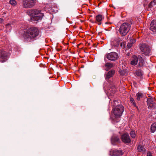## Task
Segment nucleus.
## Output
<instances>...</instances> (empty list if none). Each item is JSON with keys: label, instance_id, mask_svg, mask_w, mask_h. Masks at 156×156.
<instances>
[{"label": "nucleus", "instance_id": "nucleus-6", "mask_svg": "<svg viewBox=\"0 0 156 156\" xmlns=\"http://www.w3.org/2000/svg\"><path fill=\"white\" fill-rule=\"evenodd\" d=\"M37 0H23L22 5L24 8L29 9L33 7L36 4Z\"/></svg>", "mask_w": 156, "mask_h": 156}, {"label": "nucleus", "instance_id": "nucleus-2", "mask_svg": "<svg viewBox=\"0 0 156 156\" xmlns=\"http://www.w3.org/2000/svg\"><path fill=\"white\" fill-rule=\"evenodd\" d=\"M27 12L29 15L32 16L31 20L34 21L41 20L44 16L43 14L40 11L36 9L29 10Z\"/></svg>", "mask_w": 156, "mask_h": 156}, {"label": "nucleus", "instance_id": "nucleus-26", "mask_svg": "<svg viewBox=\"0 0 156 156\" xmlns=\"http://www.w3.org/2000/svg\"><path fill=\"white\" fill-rule=\"evenodd\" d=\"M153 99L151 98H149L147 99V105L151 103H153Z\"/></svg>", "mask_w": 156, "mask_h": 156}, {"label": "nucleus", "instance_id": "nucleus-20", "mask_svg": "<svg viewBox=\"0 0 156 156\" xmlns=\"http://www.w3.org/2000/svg\"><path fill=\"white\" fill-rule=\"evenodd\" d=\"M109 91L111 93H115L116 91V89L115 86L113 85L112 86H111L110 88L109 89Z\"/></svg>", "mask_w": 156, "mask_h": 156}, {"label": "nucleus", "instance_id": "nucleus-24", "mask_svg": "<svg viewBox=\"0 0 156 156\" xmlns=\"http://www.w3.org/2000/svg\"><path fill=\"white\" fill-rule=\"evenodd\" d=\"M10 4L14 6L16 5V2L14 0H10Z\"/></svg>", "mask_w": 156, "mask_h": 156}, {"label": "nucleus", "instance_id": "nucleus-15", "mask_svg": "<svg viewBox=\"0 0 156 156\" xmlns=\"http://www.w3.org/2000/svg\"><path fill=\"white\" fill-rule=\"evenodd\" d=\"M111 44L114 46H117L119 44V41L118 39H114L111 41Z\"/></svg>", "mask_w": 156, "mask_h": 156}, {"label": "nucleus", "instance_id": "nucleus-8", "mask_svg": "<svg viewBox=\"0 0 156 156\" xmlns=\"http://www.w3.org/2000/svg\"><path fill=\"white\" fill-rule=\"evenodd\" d=\"M121 139L123 142L125 143H129L131 142V139L128 133H124L122 135Z\"/></svg>", "mask_w": 156, "mask_h": 156}, {"label": "nucleus", "instance_id": "nucleus-35", "mask_svg": "<svg viewBox=\"0 0 156 156\" xmlns=\"http://www.w3.org/2000/svg\"><path fill=\"white\" fill-rule=\"evenodd\" d=\"M135 107L136 108L137 110H139V108H138V107L137 106H135Z\"/></svg>", "mask_w": 156, "mask_h": 156}, {"label": "nucleus", "instance_id": "nucleus-32", "mask_svg": "<svg viewBox=\"0 0 156 156\" xmlns=\"http://www.w3.org/2000/svg\"><path fill=\"white\" fill-rule=\"evenodd\" d=\"M4 21V20L0 18V24L3 23Z\"/></svg>", "mask_w": 156, "mask_h": 156}, {"label": "nucleus", "instance_id": "nucleus-25", "mask_svg": "<svg viewBox=\"0 0 156 156\" xmlns=\"http://www.w3.org/2000/svg\"><path fill=\"white\" fill-rule=\"evenodd\" d=\"M130 101L131 103L134 106H136V105L135 103V101L134 99L133 98H130Z\"/></svg>", "mask_w": 156, "mask_h": 156}, {"label": "nucleus", "instance_id": "nucleus-30", "mask_svg": "<svg viewBox=\"0 0 156 156\" xmlns=\"http://www.w3.org/2000/svg\"><path fill=\"white\" fill-rule=\"evenodd\" d=\"M136 41L134 39H131L130 41V43H131L132 44L135 42Z\"/></svg>", "mask_w": 156, "mask_h": 156}, {"label": "nucleus", "instance_id": "nucleus-12", "mask_svg": "<svg viewBox=\"0 0 156 156\" xmlns=\"http://www.w3.org/2000/svg\"><path fill=\"white\" fill-rule=\"evenodd\" d=\"M103 19V16L101 15H99L96 16V23H98V25H100L101 24V21Z\"/></svg>", "mask_w": 156, "mask_h": 156}, {"label": "nucleus", "instance_id": "nucleus-1", "mask_svg": "<svg viewBox=\"0 0 156 156\" xmlns=\"http://www.w3.org/2000/svg\"><path fill=\"white\" fill-rule=\"evenodd\" d=\"M39 34V30L37 27H31L24 32L23 37L25 41H32L37 38Z\"/></svg>", "mask_w": 156, "mask_h": 156}, {"label": "nucleus", "instance_id": "nucleus-13", "mask_svg": "<svg viewBox=\"0 0 156 156\" xmlns=\"http://www.w3.org/2000/svg\"><path fill=\"white\" fill-rule=\"evenodd\" d=\"M138 60H139V63L138 66H142L144 63V61L142 57L140 55L138 56Z\"/></svg>", "mask_w": 156, "mask_h": 156}, {"label": "nucleus", "instance_id": "nucleus-36", "mask_svg": "<svg viewBox=\"0 0 156 156\" xmlns=\"http://www.w3.org/2000/svg\"><path fill=\"white\" fill-rule=\"evenodd\" d=\"M106 23V24H108V23H107V22H106V23Z\"/></svg>", "mask_w": 156, "mask_h": 156}, {"label": "nucleus", "instance_id": "nucleus-5", "mask_svg": "<svg viewBox=\"0 0 156 156\" xmlns=\"http://www.w3.org/2000/svg\"><path fill=\"white\" fill-rule=\"evenodd\" d=\"M124 110L123 106L121 105H117L112 110V112L116 118L120 117Z\"/></svg>", "mask_w": 156, "mask_h": 156}, {"label": "nucleus", "instance_id": "nucleus-16", "mask_svg": "<svg viewBox=\"0 0 156 156\" xmlns=\"http://www.w3.org/2000/svg\"><path fill=\"white\" fill-rule=\"evenodd\" d=\"M113 66V65L112 63L110 62L106 63L105 64V67H106V70H108L111 69Z\"/></svg>", "mask_w": 156, "mask_h": 156}, {"label": "nucleus", "instance_id": "nucleus-7", "mask_svg": "<svg viewBox=\"0 0 156 156\" xmlns=\"http://www.w3.org/2000/svg\"><path fill=\"white\" fill-rule=\"evenodd\" d=\"M106 56L108 59L111 61L116 60L119 58L117 53L114 52L107 54Z\"/></svg>", "mask_w": 156, "mask_h": 156}, {"label": "nucleus", "instance_id": "nucleus-17", "mask_svg": "<svg viewBox=\"0 0 156 156\" xmlns=\"http://www.w3.org/2000/svg\"><path fill=\"white\" fill-rule=\"evenodd\" d=\"M156 130V122L153 123L151 126V132L153 133H154Z\"/></svg>", "mask_w": 156, "mask_h": 156}, {"label": "nucleus", "instance_id": "nucleus-9", "mask_svg": "<svg viewBox=\"0 0 156 156\" xmlns=\"http://www.w3.org/2000/svg\"><path fill=\"white\" fill-rule=\"evenodd\" d=\"M8 59L7 53L4 52L2 51L1 52L0 57V61L2 62H5Z\"/></svg>", "mask_w": 156, "mask_h": 156}, {"label": "nucleus", "instance_id": "nucleus-33", "mask_svg": "<svg viewBox=\"0 0 156 156\" xmlns=\"http://www.w3.org/2000/svg\"><path fill=\"white\" fill-rule=\"evenodd\" d=\"M147 156H152V155L150 152H148L147 154Z\"/></svg>", "mask_w": 156, "mask_h": 156}, {"label": "nucleus", "instance_id": "nucleus-14", "mask_svg": "<svg viewBox=\"0 0 156 156\" xmlns=\"http://www.w3.org/2000/svg\"><path fill=\"white\" fill-rule=\"evenodd\" d=\"M114 73V70H111L109 71L106 74L105 77L106 79H108L112 77Z\"/></svg>", "mask_w": 156, "mask_h": 156}, {"label": "nucleus", "instance_id": "nucleus-21", "mask_svg": "<svg viewBox=\"0 0 156 156\" xmlns=\"http://www.w3.org/2000/svg\"><path fill=\"white\" fill-rule=\"evenodd\" d=\"M136 99L138 101L140 100L141 98H142V94L140 92H138L136 94Z\"/></svg>", "mask_w": 156, "mask_h": 156}, {"label": "nucleus", "instance_id": "nucleus-4", "mask_svg": "<svg viewBox=\"0 0 156 156\" xmlns=\"http://www.w3.org/2000/svg\"><path fill=\"white\" fill-rule=\"evenodd\" d=\"M139 47L142 54L145 56H149L151 55V49L148 45L142 43L140 44Z\"/></svg>", "mask_w": 156, "mask_h": 156}, {"label": "nucleus", "instance_id": "nucleus-23", "mask_svg": "<svg viewBox=\"0 0 156 156\" xmlns=\"http://www.w3.org/2000/svg\"><path fill=\"white\" fill-rule=\"evenodd\" d=\"M130 134L132 138H135L136 135L134 131H131L130 133Z\"/></svg>", "mask_w": 156, "mask_h": 156}, {"label": "nucleus", "instance_id": "nucleus-19", "mask_svg": "<svg viewBox=\"0 0 156 156\" xmlns=\"http://www.w3.org/2000/svg\"><path fill=\"white\" fill-rule=\"evenodd\" d=\"M137 149L139 151L142 153H144L145 151V150L144 147L140 145L138 146Z\"/></svg>", "mask_w": 156, "mask_h": 156}, {"label": "nucleus", "instance_id": "nucleus-3", "mask_svg": "<svg viewBox=\"0 0 156 156\" xmlns=\"http://www.w3.org/2000/svg\"><path fill=\"white\" fill-rule=\"evenodd\" d=\"M131 25L129 23H124L120 26L119 31L122 36H125L129 31Z\"/></svg>", "mask_w": 156, "mask_h": 156}, {"label": "nucleus", "instance_id": "nucleus-18", "mask_svg": "<svg viewBox=\"0 0 156 156\" xmlns=\"http://www.w3.org/2000/svg\"><path fill=\"white\" fill-rule=\"evenodd\" d=\"M123 154L121 150H115L113 151V154L115 155H120Z\"/></svg>", "mask_w": 156, "mask_h": 156}, {"label": "nucleus", "instance_id": "nucleus-28", "mask_svg": "<svg viewBox=\"0 0 156 156\" xmlns=\"http://www.w3.org/2000/svg\"><path fill=\"white\" fill-rule=\"evenodd\" d=\"M113 139L116 142H119L120 140L118 136L114 137Z\"/></svg>", "mask_w": 156, "mask_h": 156}, {"label": "nucleus", "instance_id": "nucleus-11", "mask_svg": "<svg viewBox=\"0 0 156 156\" xmlns=\"http://www.w3.org/2000/svg\"><path fill=\"white\" fill-rule=\"evenodd\" d=\"M138 59V57H137L136 55H133L131 58V64L134 66L136 65L137 63Z\"/></svg>", "mask_w": 156, "mask_h": 156}, {"label": "nucleus", "instance_id": "nucleus-31", "mask_svg": "<svg viewBox=\"0 0 156 156\" xmlns=\"http://www.w3.org/2000/svg\"><path fill=\"white\" fill-rule=\"evenodd\" d=\"M132 45L131 43H129L127 46V48H130L132 46Z\"/></svg>", "mask_w": 156, "mask_h": 156}, {"label": "nucleus", "instance_id": "nucleus-34", "mask_svg": "<svg viewBox=\"0 0 156 156\" xmlns=\"http://www.w3.org/2000/svg\"><path fill=\"white\" fill-rule=\"evenodd\" d=\"M153 2L154 3H155V4H156V0H153Z\"/></svg>", "mask_w": 156, "mask_h": 156}, {"label": "nucleus", "instance_id": "nucleus-27", "mask_svg": "<svg viewBox=\"0 0 156 156\" xmlns=\"http://www.w3.org/2000/svg\"><path fill=\"white\" fill-rule=\"evenodd\" d=\"M155 103L153 101V103H149V104H148L147 105L149 107L151 108L153 107L155 105Z\"/></svg>", "mask_w": 156, "mask_h": 156}, {"label": "nucleus", "instance_id": "nucleus-10", "mask_svg": "<svg viewBox=\"0 0 156 156\" xmlns=\"http://www.w3.org/2000/svg\"><path fill=\"white\" fill-rule=\"evenodd\" d=\"M150 29L154 32H156V20H153L150 25Z\"/></svg>", "mask_w": 156, "mask_h": 156}, {"label": "nucleus", "instance_id": "nucleus-22", "mask_svg": "<svg viewBox=\"0 0 156 156\" xmlns=\"http://www.w3.org/2000/svg\"><path fill=\"white\" fill-rule=\"evenodd\" d=\"M135 73L136 75L137 76H140L142 75V72L140 70H136V71Z\"/></svg>", "mask_w": 156, "mask_h": 156}, {"label": "nucleus", "instance_id": "nucleus-29", "mask_svg": "<svg viewBox=\"0 0 156 156\" xmlns=\"http://www.w3.org/2000/svg\"><path fill=\"white\" fill-rule=\"evenodd\" d=\"M155 5V4L153 2H151L148 5V7L149 8H151L152 7L153 5Z\"/></svg>", "mask_w": 156, "mask_h": 156}]
</instances>
